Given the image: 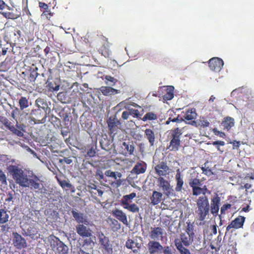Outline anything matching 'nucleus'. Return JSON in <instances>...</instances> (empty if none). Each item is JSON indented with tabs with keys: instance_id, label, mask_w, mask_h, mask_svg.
<instances>
[{
	"instance_id": "25",
	"label": "nucleus",
	"mask_w": 254,
	"mask_h": 254,
	"mask_svg": "<svg viewBox=\"0 0 254 254\" xmlns=\"http://www.w3.org/2000/svg\"><path fill=\"white\" fill-rule=\"evenodd\" d=\"M105 79L108 82H110L111 83H109L106 82L107 84L110 85H114L117 82V79L114 78L113 77H112L110 75H106L105 76Z\"/></svg>"
},
{
	"instance_id": "35",
	"label": "nucleus",
	"mask_w": 254,
	"mask_h": 254,
	"mask_svg": "<svg viewBox=\"0 0 254 254\" xmlns=\"http://www.w3.org/2000/svg\"><path fill=\"white\" fill-rule=\"evenodd\" d=\"M129 115H130V113L127 111H124L122 113V118L125 120H127L128 119Z\"/></svg>"
},
{
	"instance_id": "6",
	"label": "nucleus",
	"mask_w": 254,
	"mask_h": 254,
	"mask_svg": "<svg viewBox=\"0 0 254 254\" xmlns=\"http://www.w3.org/2000/svg\"><path fill=\"white\" fill-rule=\"evenodd\" d=\"M13 244L18 249H21L26 247V241L17 233H14Z\"/></svg>"
},
{
	"instance_id": "44",
	"label": "nucleus",
	"mask_w": 254,
	"mask_h": 254,
	"mask_svg": "<svg viewBox=\"0 0 254 254\" xmlns=\"http://www.w3.org/2000/svg\"><path fill=\"white\" fill-rule=\"evenodd\" d=\"M98 194L100 196H102L103 194V192L100 190H97Z\"/></svg>"
},
{
	"instance_id": "23",
	"label": "nucleus",
	"mask_w": 254,
	"mask_h": 254,
	"mask_svg": "<svg viewBox=\"0 0 254 254\" xmlns=\"http://www.w3.org/2000/svg\"><path fill=\"white\" fill-rule=\"evenodd\" d=\"M105 249V254H112L113 253V249L112 245L109 242L107 244H106L103 246Z\"/></svg>"
},
{
	"instance_id": "28",
	"label": "nucleus",
	"mask_w": 254,
	"mask_h": 254,
	"mask_svg": "<svg viewBox=\"0 0 254 254\" xmlns=\"http://www.w3.org/2000/svg\"><path fill=\"white\" fill-rule=\"evenodd\" d=\"M7 7V9L9 10H12L10 7L5 4L4 2L2 0H0V13H2V10L5 8Z\"/></svg>"
},
{
	"instance_id": "22",
	"label": "nucleus",
	"mask_w": 254,
	"mask_h": 254,
	"mask_svg": "<svg viewBox=\"0 0 254 254\" xmlns=\"http://www.w3.org/2000/svg\"><path fill=\"white\" fill-rule=\"evenodd\" d=\"M123 145L130 154H132L133 153L134 149V147L133 145L128 144L126 142H124L123 143Z\"/></svg>"
},
{
	"instance_id": "36",
	"label": "nucleus",
	"mask_w": 254,
	"mask_h": 254,
	"mask_svg": "<svg viewBox=\"0 0 254 254\" xmlns=\"http://www.w3.org/2000/svg\"><path fill=\"white\" fill-rule=\"evenodd\" d=\"M39 6L40 7L44 8L45 10H47L48 8V6L47 4L41 2H39Z\"/></svg>"
},
{
	"instance_id": "43",
	"label": "nucleus",
	"mask_w": 254,
	"mask_h": 254,
	"mask_svg": "<svg viewBox=\"0 0 254 254\" xmlns=\"http://www.w3.org/2000/svg\"><path fill=\"white\" fill-rule=\"evenodd\" d=\"M88 154L90 156H92L94 155V152L92 150H90V151H89L88 152Z\"/></svg>"
},
{
	"instance_id": "37",
	"label": "nucleus",
	"mask_w": 254,
	"mask_h": 254,
	"mask_svg": "<svg viewBox=\"0 0 254 254\" xmlns=\"http://www.w3.org/2000/svg\"><path fill=\"white\" fill-rule=\"evenodd\" d=\"M130 114H134L136 116H138L139 115V112L136 110H130Z\"/></svg>"
},
{
	"instance_id": "3",
	"label": "nucleus",
	"mask_w": 254,
	"mask_h": 254,
	"mask_svg": "<svg viewBox=\"0 0 254 254\" xmlns=\"http://www.w3.org/2000/svg\"><path fill=\"white\" fill-rule=\"evenodd\" d=\"M71 213L75 220L79 223L78 224H81L86 225H92V223H90L86 215L82 213H79L74 210H72Z\"/></svg>"
},
{
	"instance_id": "31",
	"label": "nucleus",
	"mask_w": 254,
	"mask_h": 254,
	"mask_svg": "<svg viewBox=\"0 0 254 254\" xmlns=\"http://www.w3.org/2000/svg\"><path fill=\"white\" fill-rule=\"evenodd\" d=\"M129 202L130 201H126V199H125L124 198L121 201L122 205H124V208L128 210L129 208L130 205V204H129Z\"/></svg>"
},
{
	"instance_id": "13",
	"label": "nucleus",
	"mask_w": 254,
	"mask_h": 254,
	"mask_svg": "<svg viewBox=\"0 0 254 254\" xmlns=\"http://www.w3.org/2000/svg\"><path fill=\"white\" fill-rule=\"evenodd\" d=\"M39 179L36 176H33L32 179H29L28 187L30 186L35 189H40V185L39 183Z\"/></svg>"
},
{
	"instance_id": "15",
	"label": "nucleus",
	"mask_w": 254,
	"mask_h": 254,
	"mask_svg": "<svg viewBox=\"0 0 254 254\" xmlns=\"http://www.w3.org/2000/svg\"><path fill=\"white\" fill-rule=\"evenodd\" d=\"M162 196V194L160 192L156 191H154L151 197V203L153 205L157 204L161 201Z\"/></svg>"
},
{
	"instance_id": "53",
	"label": "nucleus",
	"mask_w": 254,
	"mask_h": 254,
	"mask_svg": "<svg viewBox=\"0 0 254 254\" xmlns=\"http://www.w3.org/2000/svg\"><path fill=\"white\" fill-rule=\"evenodd\" d=\"M100 144H101V146H102V148H103V147L102 146V143H101V142L100 143Z\"/></svg>"
},
{
	"instance_id": "48",
	"label": "nucleus",
	"mask_w": 254,
	"mask_h": 254,
	"mask_svg": "<svg viewBox=\"0 0 254 254\" xmlns=\"http://www.w3.org/2000/svg\"><path fill=\"white\" fill-rule=\"evenodd\" d=\"M2 53H3V55L5 54V53H6V51H5V50H4H4H3V51H2Z\"/></svg>"
},
{
	"instance_id": "51",
	"label": "nucleus",
	"mask_w": 254,
	"mask_h": 254,
	"mask_svg": "<svg viewBox=\"0 0 254 254\" xmlns=\"http://www.w3.org/2000/svg\"><path fill=\"white\" fill-rule=\"evenodd\" d=\"M171 121H172V122H175V119H172V120H171Z\"/></svg>"
},
{
	"instance_id": "45",
	"label": "nucleus",
	"mask_w": 254,
	"mask_h": 254,
	"mask_svg": "<svg viewBox=\"0 0 254 254\" xmlns=\"http://www.w3.org/2000/svg\"><path fill=\"white\" fill-rule=\"evenodd\" d=\"M79 254H89L88 253H85L83 251H80V252L79 253Z\"/></svg>"
},
{
	"instance_id": "46",
	"label": "nucleus",
	"mask_w": 254,
	"mask_h": 254,
	"mask_svg": "<svg viewBox=\"0 0 254 254\" xmlns=\"http://www.w3.org/2000/svg\"><path fill=\"white\" fill-rule=\"evenodd\" d=\"M50 11H46L43 12V14H46V12L50 13Z\"/></svg>"
},
{
	"instance_id": "4",
	"label": "nucleus",
	"mask_w": 254,
	"mask_h": 254,
	"mask_svg": "<svg viewBox=\"0 0 254 254\" xmlns=\"http://www.w3.org/2000/svg\"><path fill=\"white\" fill-rule=\"evenodd\" d=\"M77 233L82 237H90L92 236V231L84 224H78L76 226Z\"/></svg>"
},
{
	"instance_id": "33",
	"label": "nucleus",
	"mask_w": 254,
	"mask_h": 254,
	"mask_svg": "<svg viewBox=\"0 0 254 254\" xmlns=\"http://www.w3.org/2000/svg\"><path fill=\"white\" fill-rule=\"evenodd\" d=\"M124 164H127L129 166H131L132 164L134 163V161L129 159H126L123 161Z\"/></svg>"
},
{
	"instance_id": "29",
	"label": "nucleus",
	"mask_w": 254,
	"mask_h": 254,
	"mask_svg": "<svg viewBox=\"0 0 254 254\" xmlns=\"http://www.w3.org/2000/svg\"><path fill=\"white\" fill-rule=\"evenodd\" d=\"M108 126L110 129H112L116 124V119L115 118H110L108 121Z\"/></svg>"
},
{
	"instance_id": "32",
	"label": "nucleus",
	"mask_w": 254,
	"mask_h": 254,
	"mask_svg": "<svg viewBox=\"0 0 254 254\" xmlns=\"http://www.w3.org/2000/svg\"><path fill=\"white\" fill-rule=\"evenodd\" d=\"M0 181L2 183H6V177L1 171L0 172Z\"/></svg>"
},
{
	"instance_id": "21",
	"label": "nucleus",
	"mask_w": 254,
	"mask_h": 254,
	"mask_svg": "<svg viewBox=\"0 0 254 254\" xmlns=\"http://www.w3.org/2000/svg\"><path fill=\"white\" fill-rule=\"evenodd\" d=\"M20 108L21 110L28 107V101L26 97H22L19 101Z\"/></svg>"
},
{
	"instance_id": "52",
	"label": "nucleus",
	"mask_w": 254,
	"mask_h": 254,
	"mask_svg": "<svg viewBox=\"0 0 254 254\" xmlns=\"http://www.w3.org/2000/svg\"><path fill=\"white\" fill-rule=\"evenodd\" d=\"M133 252H134V253H135V252H137V251H136V250H133Z\"/></svg>"
},
{
	"instance_id": "8",
	"label": "nucleus",
	"mask_w": 254,
	"mask_h": 254,
	"mask_svg": "<svg viewBox=\"0 0 254 254\" xmlns=\"http://www.w3.org/2000/svg\"><path fill=\"white\" fill-rule=\"evenodd\" d=\"M163 231L160 227H154L151 228L150 237L151 239L158 240L162 238Z\"/></svg>"
},
{
	"instance_id": "38",
	"label": "nucleus",
	"mask_w": 254,
	"mask_h": 254,
	"mask_svg": "<svg viewBox=\"0 0 254 254\" xmlns=\"http://www.w3.org/2000/svg\"><path fill=\"white\" fill-rule=\"evenodd\" d=\"M63 160L64 162L66 163V164H69L72 162V160L68 158H64L63 159Z\"/></svg>"
},
{
	"instance_id": "17",
	"label": "nucleus",
	"mask_w": 254,
	"mask_h": 254,
	"mask_svg": "<svg viewBox=\"0 0 254 254\" xmlns=\"http://www.w3.org/2000/svg\"><path fill=\"white\" fill-rule=\"evenodd\" d=\"M145 134L151 145H152L154 142V134L153 132L151 129H147L145 130Z\"/></svg>"
},
{
	"instance_id": "27",
	"label": "nucleus",
	"mask_w": 254,
	"mask_h": 254,
	"mask_svg": "<svg viewBox=\"0 0 254 254\" xmlns=\"http://www.w3.org/2000/svg\"><path fill=\"white\" fill-rule=\"evenodd\" d=\"M128 211L133 213L138 212L139 208L136 204L133 203L130 204Z\"/></svg>"
},
{
	"instance_id": "54",
	"label": "nucleus",
	"mask_w": 254,
	"mask_h": 254,
	"mask_svg": "<svg viewBox=\"0 0 254 254\" xmlns=\"http://www.w3.org/2000/svg\"><path fill=\"white\" fill-rule=\"evenodd\" d=\"M1 171V170H0V172Z\"/></svg>"
},
{
	"instance_id": "7",
	"label": "nucleus",
	"mask_w": 254,
	"mask_h": 254,
	"mask_svg": "<svg viewBox=\"0 0 254 254\" xmlns=\"http://www.w3.org/2000/svg\"><path fill=\"white\" fill-rule=\"evenodd\" d=\"M113 214L123 224L128 225L126 214L122 210L116 209L113 211Z\"/></svg>"
},
{
	"instance_id": "39",
	"label": "nucleus",
	"mask_w": 254,
	"mask_h": 254,
	"mask_svg": "<svg viewBox=\"0 0 254 254\" xmlns=\"http://www.w3.org/2000/svg\"><path fill=\"white\" fill-rule=\"evenodd\" d=\"M163 252L165 254H171V251L169 247L166 248Z\"/></svg>"
},
{
	"instance_id": "10",
	"label": "nucleus",
	"mask_w": 254,
	"mask_h": 254,
	"mask_svg": "<svg viewBox=\"0 0 254 254\" xmlns=\"http://www.w3.org/2000/svg\"><path fill=\"white\" fill-rule=\"evenodd\" d=\"M166 93L164 95V100H170L174 97V88L172 86H166L165 87Z\"/></svg>"
},
{
	"instance_id": "1",
	"label": "nucleus",
	"mask_w": 254,
	"mask_h": 254,
	"mask_svg": "<svg viewBox=\"0 0 254 254\" xmlns=\"http://www.w3.org/2000/svg\"><path fill=\"white\" fill-rule=\"evenodd\" d=\"M8 170L17 184L22 187H28L29 179L27 176L24 174L22 170L16 166H11L9 167Z\"/></svg>"
},
{
	"instance_id": "12",
	"label": "nucleus",
	"mask_w": 254,
	"mask_h": 254,
	"mask_svg": "<svg viewBox=\"0 0 254 254\" xmlns=\"http://www.w3.org/2000/svg\"><path fill=\"white\" fill-rule=\"evenodd\" d=\"M146 167L143 163H138L132 169L131 171L132 173L136 174H139L144 173L145 172Z\"/></svg>"
},
{
	"instance_id": "40",
	"label": "nucleus",
	"mask_w": 254,
	"mask_h": 254,
	"mask_svg": "<svg viewBox=\"0 0 254 254\" xmlns=\"http://www.w3.org/2000/svg\"><path fill=\"white\" fill-rule=\"evenodd\" d=\"M97 176H99L100 179H103L104 178V175L102 172L100 171H98L97 172Z\"/></svg>"
},
{
	"instance_id": "19",
	"label": "nucleus",
	"mask_w": 254,
	"mask_h": 254,
	"mask_svg": "<svg viewBox=\"0 0 254 254\" xmlns=\"http://www.w3.org/2000/svg\"><path fill=\"white\" fill-rule=\"evenodd\" d=\"M105 174L106 176L113 178L115 179H117V177L121 178L122 176V174L121 173H115L114 172L111 171L110 170L106 171L105 172Z\"/></svg>"
},
{
	"instance_id": "2",
	"label": "nucleus",
	"mask_w": 254,
	"mask_h": 254,
	"mask_svg": "<svg viewBox=\"0 0 254 254\" xmlns=\"http://www.w3.org/2000/svg\"><path fill=\"white\" fill-rule=\"evenodd\" d=\"M53 249L60 254H68V248L58 238L54 237L51 242Z\"/></svg>"
},
{
	"instance_id": "41",
	"label": "nucleus",
	"mask_w": 254,
	"mask_h": 254,
	"mask_svg": "<svg viewBox=\"0 0 254 254\" xmlns=\"http://www.w3.org/2000/svg\"><path fill=\"white\" fill-rule=\"evenodd\" d=\"M9 227L6 225H3L1 226V231L3 232L7 231L8 230Z\"/></svg>"
},
{
	"instance_id": "16",
	"label": "nucleus",
	"mask_w": 254,
	"mask_h": 254,
	"mask_svg": "<svg viewBox=\"0 0 254 254\" xmlns=\"http://www.w3.org/2000/svg\"><path fill=\"white\" fill-rule=\"evenodd\" d=\"M9 215L6 211L0 210V223L3 224L8 221Z\"/></svg>"
},
{
	"instance_id": "5",
	"label": "nucleus",
	"mask_w": 254,
	"mask_h": 254,
	"mask_svg": "<svg viewBox=\"0 0 254 254\" xmlns=\"http://www.w3.org/2000/svg\"><path fill=\"white\" fill-rule=\"evenodd\" d=\"M148 247L150 254L161 253L163 249L159 242L153 241H151L148 243Z\"/></svg>"
},
{
	"instance_id": "49",
	"label": "nucleus",
	"mask_w": 254,
	"mask_h": 254,
	"mask_svg": "<svg viewBox=\"0 0 254 254\" xmlns=\"http://www.w3.org/2000/svg\"><path fill=\"white\" fill-rule=\"evenodd\" d=\"M170 123V121H166V124H169Z\"/></svg>"
},
{
	"instance_id": "14",
	"label": "nucleus",
	"mask_w": 254,
	"mask_h": 254,
	"mask_svg": "<svg viewBox=\"0 0 254 254\" xmlns=\"http://www.w3.org/2000/svg\"><path fill=\"white\" fill-rule=\"evenodd\" d=\"M126 245L127 248L133 249L135 248H140L141 243L137 242V239H129L127 241Z\"/></svg>"
},
{
	"instance_id": "30",
	"label": "nucleus",
	"mask_w": 254,
	"mask_h": 254,
	"mask_svg": "<svg viewBox=\"0 0 254 254\" xmlns=\"http://www.w3.org/2000/svg\"><path fill=\"white\" fill-rule=\"evenodd\" d=\"M136 196V193L132 192L129 194L124 195L123 198L126 199V201H129L130 199L134 198Z\"/></svg>"
},
{
	"instance_id": "26",
	"label": "nucleus",
	"mask_w": 254,
	"mask_h": 254,
	"mask_svg": "<svg viewBox=\"0 0 254 254\" xmlns=\"http://www.w3.org/2000/svg\"><path fill=\"white\" fill-rule=\"evenodd\" d=\"M99 242L101 244V245L104 246L106 244H107L109 242V239L104 236V235L102 234L101 235L99 236Z\"/></svg>"
},
{
	"instance_id": "50",
	"label": "nucleus",
	"mask_w": 254,
	"mask_h": 254,
	"mask_svg": "<svg viewBox=\"0 0 254 254\" xmlns=\"http://www.w3.org/2000/svg\"><path fill=\"white\" fill-rule=\"evenodd\" d=\"M87 84H84V87H85L87 86Z\"/></svg>"
},
{
	"instance_id": "34",
	"label": "nucleus",
	"mask_w": 254,
	"mask_h": 254,
	"mask_svg": "<svg viewBox=\"0 0 254 254\" xmlns=\"http://www.w3.org/2000/svg\"><path fill=\"white\" fill-rule=\"evenodd\" d=\"M60 184L62 187L70 188L71 187V185L65 181L61 182Z\"/></svg>"
},
{
	"instance_id": "11",
	"label": "nucleus",
	"mask_w": 254,
	"mask_h": 254,
	"mask_svg": "<svg viewBox=\"0 0 254 254\" xmlns=\"http://www.w3.org/2000/svg\"><path fill=\"white\" fill-rule=\"evenodd\" d=\"M100 90L106 96H110L118 93V90L111 87L103 86L101 88Z\"/></svg>"
},
{
	"instance_id": "9",
	"label": "nucleus",
	"mask_w": 254,
	"mask_h": 254,
	"mask_svg": "<svg viewBox=\"0 0 254 254\" xmlns=\"http://www.w3.org/2000/svg\"><path fill=\"white\" fill-rule=\"evenodd\" d=\"M155 169L156 173L160 176L166 175L168 170V166L163 163L158 164Z\"/></svg>"
},
{
	"instance_id": "24",
	"label": "nucleus",
	"mask_w": 254,
	"mask_h": 254,
	"mask_svg": "<svg viewBox=\"0 0 254 254\" xmlns=\"http://www.w3.org/2000/svg\"><path fill=\"white\" fill-rule=\"evenodd\" d=\"M157 118L156 115L153 113H147L143 117V120L144 121L149 120H155Z\"/></svg>"
},
{
	"instance_id": "47",
	"label": "nucleus",
	"mask_w": 254,
	"mask_h": 254,
	"mask_svg": "<svg viewBox=\"0 0 254 254\" xmlns=\"http://www.w3.org/2000/svg\"><path fill=\"white\" fill-rule=\"evenodd\" d=\"M60 162L61 163L64 162V161L63 159H60Z\"/></svg>"
},
{
	"instance_id": "20",
	"label": "nucleus",
	"mask_w": 254,
	"mask_h": 254,
	"mask_svg": "<svg viewBox=\"0 0 254 254\" xmlns=\"http://www.w3.org/2000/svg\"><path fill=\"white\" fill-rule=\"evenodd\" d=\"M10 8L12 9L10 11H8V12H2V14L6 18H10V19H15V18H16L18 16V15L17 14H15L13 12V9L11 8Z\"/></svg>"
},
{
	"instance_id": "18",
	"label": "nucleus",
	"mask_w": 254,
	"mask_h": 254,
	"mask_svg": "<svg viewBox=\"0 0 254 254\" xmlns=\"http://www.w3.org/2000/svg\"><path fill=\"white\" fill-rule=\"evenodd\" d=\"M159 182L160 187L162 188L163 190H168L170 189V184L167 181L164 180L163 178H160L159 179Z\"/></svg>"
},
{
	"instance_id": "42",
	"label": "nucleus",
	"mask_w": 254,
	"mask_h": 254,
	"mask_svg": "<svg viewBox=\"0 0 254 254\" xmlns=\"http://www.w3.org/2000/svg\"><path fill=\"white\" fill-rule=\"evenodd\" d=\"M172 136H173V139H172L170 143H171V145H172V149H173L174 148V146H173V143H174V139H175V135L174 134H172Z\"/></svg>"
}]
</instances>
